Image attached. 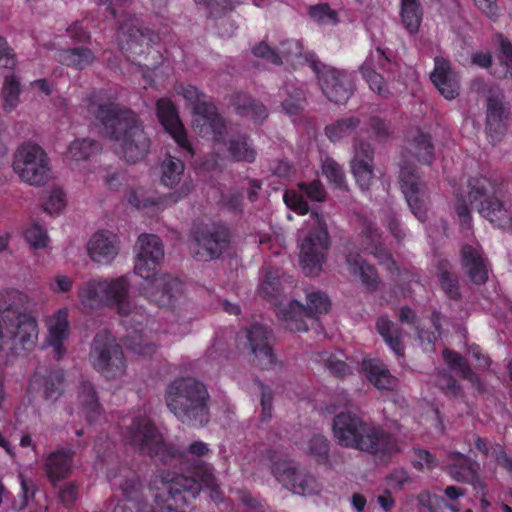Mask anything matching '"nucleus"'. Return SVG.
<instances>
[{"label": "nucleus", "instance_id": "nucleus-1", "mask_svg": "<svg viewBox=\"0 0 512 512\" xmlns=\"http://www.w3.org/2000/svg\"><path fill=\"white\" fill-rule=\"evenodd\" d=\"M189 475L165 472L156 476L149 490L153 494L157 505V512H186L183 507L190 499H194L201 490L207 489L213 501L220 500V492L215 482L211 468L200 461L193 460L187 468ZM125 481L118 480L116 475L108 474L107 478L112 486H118L125 496L113 508V512H127L136 508L137 512H150L146 504L136 502L139 489V480L134 473L123 475ZM156 512V511H153Z\"/></svg>", "mask_w": 512, "mask_h": 512}, {"label": "nucleus", "instance_id": "nucleus-2", "mask_svg": "<svg viewBox=\"0 0 512 512\" xmlns=\"http://www.w3.org/2000/svg\"><path fill=\"white\" fill-rule=\"evenodd\" d=\"M130 279L127 275L115 278L94 277L77 287V297L84 311L114 308L126 329L124 345L127 350L142 357H151L157 346L147 332L155 324L142 306L135 305L129 298Z\"/></svg>", "mask_w": 512, "mask_h": 512}, {"label": "nucleus", "instance_id": "nucleus-3", "mask_svg": "<svg viewBox=\"0 0 512 512\" xmlns=\"http://www.w3.org/2000/svg\"><path fill=\"white\" fill-rule=\"evenodd\" d=\"M86 102L89 114L102 124L105 135L114 141L118 156L129 163L146 158L151 141L133 111L114 103L103 91L93 92Z\"/></svg>", "mask_w": 512, "mask_h": 512}, {"label": "nucleus", "instance_id": "nucleus-4", "mask_svg": "<svg viewBox=\"0 0 512 512\" xmlns=\"http://www.w3.org/2000/svg\"><path fill=\"white\" fill-rule=\"evenodd\" d=\"M134 252V273L145 280L141 293L160 307H172L182 295V283L168 274L158 273L164 259L160 238L154 234H141Z\"/></svg>", "mask_w": 512, "mask_h": 512}, {"label": "nucleus", "instance_id": "nucleus-5", "mask_svg": "<svg viewBox=\"0 0 512 512\" xmlns=\"http://www.w3.org/2000/svg\"><path fill=\"white\" fill-rule=\"evenodd\" d=\"M332 432L340 446L368 452L383 463L401 451L397 438L351 412H341L334 417Z\"/></svg>", "mask_w": 512, "mask_h": 512}, {"label": "nucleus", "instance_id": "nucleus-6", "mask_svg": "<svg viewBox=\"0 0 512 512\" xmlns=\"http://www.w3.org/2000/svg\"><path fill=\"white\" fill-rule=\"evenodd\" d=\"M403 162L400 165L399 182L406 202L420 221L425 222L429 195L426 184L416 173L412 161L416 159L422 164H430L433 159V146L427 134L417 131L407 140L403 153Z\"/></svg>", "mask_w": 512, "mask_h": 512}, {"label": "nucleus", "instance_id": "nucleus-7", "mask_svg": "<svg viewBox=\"0 0 512 512\" xmlns=\"http://www.w3.org/2000/svg\"><path fill=\"white\" fill-rule=\"evenodd\" d=\"M208 392L194 378H177L167 388L166 403L169 410L182 423L202 426L208 422Z\"/></svg>", "mask_w": 512, "mask_h": 512}, {"label": "nucleus", "instance_id": "nucleus-8", "mask_svg": "<svg viewBox=\"0 0 512 512\" xmlns=\"http://www.w3.org/2000/svg\"><path fill=\"white\" fill-rule=\"evenodd\" d=\"M468 200L494 226L512 229V194L505 195L486 176L469 180Z\"/></svg>", "mask_w": 512, "mask_h": 512}, {"label": "nucleus", "instance_id": "nucleus-9", "mask_svg": "<svg viewBox=\"0 0 512 512\" xmlns=\"http://www.w3.org/2000/svg\"><path fill=\"white\" fill-rule=\"evenodd\" d=\"M124 441L142 454L158 457L161 462L177 465L182 454L175 448L166 445L162 435L145 415L135 417L124 434Z\"/></svg>", "mask_w": 512, "mask_h": 512}, {"label": "nucleus", "instance_id": "nucleus-10", "mask_svg": "<svg viewBox=\"0 0 512 512\" xmlns=\"http://www.w3.org/2000/svg\"><path fill=\"white\" fill-rule=\"evenodd\" d=\"M177 93L193 108V126L196 131L203 137H211L217 143L224 142L226 126L215 106L206 100V96L191 85H180Z\"/></svg>", "mask_w": 512, "mask_h": 512}, {"label": "nucleus", "instance_id": "nucleus-11", "mask_svg": "<svg viewBox=\"0 0 512 512\" xmlns=\"http://www.w3.org/2000/svg\"><path fill=\"white\" fill-rule=\"evenodd\" d=\"M312 228L299 242L300 265L306 275H316L326 259L330 246L326 222L321 214L312 212L307 221Z\"/></svg>", "mask_w": 512, "mask_h": 512}, {"label": "nucleus", "instance_id": "nucleus-12", "mask_svg": "<svg viewBox=\"0 0 512 512\" xmlns=\"http://www.w3.org/2000/svg\"><path fill=\"white\" fill-rule=\"evenodd\" d=\"M89 362L108 380L120 379L126 372L122 348L107 330L95 335L90 347Z\"/></svg>", "mask_w": 512, "mask_h": 512}, {"label": "nucleus", "instance_id": "nucleus-13", "mask_svg": "<svg viewBox=\"0 0 512 512\" xmlns=\"http://www.w3.org/2000/svg\"><path fill=\"white\" fill-rule=\"evenodd\" d=\"M13 169L30 185H44L50 178V160L44 149L32 142L21 144L14 155Z\"/></svg>", "mask_w": 512, "mask_h": 512}, {"label": "nucleus", "instance_id": "nucleus-14", "mask_svg": "<svg viewBox=\"0 0 512 512\" xmlns=\"http://www.w3.org/2000/svg\"><path fill=\"white\" fill-rule=\"evenodd\" d=\"M4 327L0 325V349L9 346L15 353L29 352L38 341V322L28 313H18L3 317Z\"/></svg>", "mask_w": 512, "mask_h": 512}, {"label": "nucleus", "instance_id": "nucleus-15", "mask_svg": "<svg viewBox=\"0 0 512 512\" xmlns=\"http://www.w3.org/2000/svg\"><path fill=\"white\" fill-rule=\"evenodd\" d=\"M331 303L328 297L320 291L307 293V307L295 300H290L287 305L280 304L278 314L291 331L303 332L308 329L306 318L315 317L317 314L327 313Z\"/></svg>", "mask_w": 512, "mask_h": 512}, {"label": "nucleus", "instance_id": "nucleus-16", "mask_svg": "<svg viewBox=\"0 0 512 512\" xmlns=\"http://www.w3.org/2000/svg\"><path fill=\"white\" fill-rule=\"evenodd\" d=\"M194 243L192 251L200 261H210L220 257L229 247L228 229L219 223L197 224L192 230Z\"/></svg>", "mask_w": 512, "mask_h": 512}, {"label": "nucleus", "instance_id": "nucleus-17", "mask_svg": "<svg viewBox=\"0 0 512 512\" xmlns=\"http://www.w3.org/2000/svg\"><path fill=\"white\" fill-rule=\"evenodd\" d=\"M253 54L273 65H286L296 69L307 64L313 70L318 71V60L315 54L305 53L301 43L297 40L281 42L277 51L271 49L266 43H260L253 48Z\"/></svg>", "mask_w": 512, "mask_h": 512}, {"label": "nucleus", "instance_id": "nucleus-18", "mask_svg": "<svg viewBox=\"0 0 512 512\" xmlns=\"http://www.w3.org/2000/svg\"><path fill=\"white\" fill-rule=\"evenodd\" d=\"M485 97V129L490 141L496 144L507 131L511 117L510 105L505 101L502 90L497 86H489L485 91Z\"/></svg>", "mask_w": 512, "mask_h": 512}, {"label": "nucleus", "instance_id": "nucleus-19", "mask_svg": "<svg viewBox=\"0 0 512 512\" xmlns=\"http://www.w3.org/2000/svg\"><path fill=\"white\" fill-rule=\"evenodd\" d=\"M319 85L323 94L337 104L345 103L353 93V74L345 70L323 66L318 61Z\"/></svg>", "mask_w": 512, "mask_h": 512}, {"label": "nucleus", "instance_id": "nucleus-20", "mask_svg": "<svg viewBox=\"0 0 512 512\" xmlns=\"http://www.w3.org/2000/svg\"><path fill=\"white\" fill-rule=\"evenodd\" d=\"M160 181L165 187L173 190L169 197L173 203L187 197L193 190V182L185 175L184 163L173 156H168L160 166Z\"/></svg>", "mask_w": 512, "mask_h": 512}, {"label": "nucleus", "instance_id": "nucleus-21", "mask_svg": "<svg viewBox=\"0 0 512 512\" xmlns=\"http://www.w3.org/2000/svg\"><path fill=\"white\" fill-rule=\"evenodd\" d=\"M156 113L165 131L175 140L186 155L192 156L194 154L192 145L187 138L184 126L171 100L167 98L159 99L156 103Z\"/></svg>", "mask_w": 512, "mask_h": 512}, {"label": "nucleus", "instance_id": "nucleus-22", "mask_svg": "<svg viewBox=\"0 0 512 512\" xmlns=\"http://www.w3.org/2000/svg\"><path fill=\"white\" fill-rule=\"evenodd\" d=\"M69 310L66 307L59 308L47 318V334L45 344L50 347L54 358H63L67 352L64 345L70 334Z\"/></svg>", "mask_w": 512, "mask_h": 512}, {"label": "nucleus", "instance_id": "nucleus-23", "mask_svg": "<svg viewBox=\"0 0 512 512\" xmlns=\"http://www.w3.org/2000/svg\"><path fill=\"white\" fill-rule=\"evenodd\" d=\"M250 352L254 355L256 365L263 369L271 368L276 358L269 343L271 332L262 324H254L245 332Z\"/></svg>", "mask_w": 512, "mask_h": 512}, {"label": "nucleus", "instance_id": "nucleus-24", "mask_svg": "<svg viewBox=\"0 0 512 512\" xmlns=\"http://www.w3.org/2000/svg\"><path fill=\"white\" fill-rule=\"evenodd\" d=\"M120 250L118 236L108 230L94 233L87 243L89 258L97 264L108 265L114 261Z\"/></svg>", "mask_w": 512, "mask_h": 512}, {"label": "nucleus", "instance_id": "nucleus-25", "mask_svg": "<svg viewBox=\"0 0 512 512\" xmlns=\"http://www.w3.org/2000/svg\"><path fill=\"white\" fill-rule=\"evenodd\" d=\"M388 62L389 59L385 56L384 51L378 47L370 51L360 67L362 77L367 82L369 88L383 98L389 97L391 92L382 75L377 72V69H382Z\"/></svg>", "mask_w": 512, "mask_h": 512}, {"label": "nucleus", "instance_id": "nucleus-26", "mask_svg": "<svg viewBox=\"0 0 512 512\" xmlns=\"http://www.w3.org/2000/svg\"><path fill=\"white\" fill-rule=\"evenodd\" d=\"M117 41L121 52L129 58V54L139 55L143 53L144 46L148 45L150 39L138 27V20L128 15L127 19L120 25Z\"/></svg>", "mask_w": 512, "mask_h": 512}, {"label": "nucleus", "instance_id": "nucleus-27", "mask_svg": "<svg viewBox=\"0 0 512 512\" xmlns=\"http://www.w3.org/2000/svg\"><path fill=\"white\" fill-rule=\"evenodd\" d=\"M351 170L359 187L367 190L374 178V149L369 143L355 145Z\"/></svg>", "mask_w": 512, "mask_h": 512}, {"label": "nucleus", "instance_id": "nucleus-28", "mask_svg": "<svg viewBox=\"0 0 512 512\" xmlns=\"http://www.w3.org/2000/svg\"><path fill=\"white\" fill-rule=\"evenodd\" d=\"M434 70L430 78L440 94L447 100L455 99L460 92V79L451 68L450 63L443 57H435Z\"/></svg>", "mask_w": 512, "mask_h": 512}, {"label": "nucleus", "instance_id": "nucleus-29", "mask_svg": "<svg viewBox=\"0 0 512 512\" xmlns=\"http://www.w3.org/2000/svg\"><path fill=\"white\" fill-rule=\"evenodd\" d=\"M299 190H287L283 199L287 207L301 215L308 213L309 207L306 198L313 201H323L325 191L322 184L318 180H314L309 184L301 182L298 184Z\"/></svg>", "mask_w": 512, "mask_h": 512}, {"label": "nucleus", "instance_id": "nucleus-30", "mask_svg": "<svg viewBox=\"0 0 512 512\" xmlns=\"http://www.w3.org/2000/svg\"><path fill=\"white\" fill-rule=\"evenodd\" d=\"M64 389V372L60 369L37 371L30 380L28 391L42 392L45 399L54 401L58 399Z\"/></svg>", "mask_w": 512, "mask_h": 512}, {"label": "nucleus", "instance_id": "nucleus-31", "mask_svg": "<svg viewBox=\"0 0 512 512\" xmlns=\"http://www.w3.org/2000/svg\"><path fill=\"white\" fill-rule=\"evenodd\" d=\"M76 413L86 418L90 423L96 421L101 413L94 385L86 379H82L77 390Z\"/></svg>", "mask_w": 512, "mask_h": 512}, {"label": "nucleus", "instance_id": "nucleus-32", "mask_svg": "<svg viewBox=\"0 0 512 512\" xmlns=\"http://www.w3.org/2000/svg\"><path fill=\"white\" fill-rule=\"evenodd\" d=\"M128 202L136 209L151 216L163 211L168 205L174 204L169 194L160 196L143 188L132 190L128 195Z\"/></svg>", "mask_w": 512, "mask_h": 512}, {"label": "nucleus", "instance_id": "nucleus-33", "mask_svg": "<svg viewBox=\"0 0 512 512\" xmlns=\"http://www.w3.org/2000/svg\"><path fill=\"white\" fill-rule=\"evenodd\" d=\"M361 235L362 245L365 251L373 254L379 260L380 264H386L389 270L395 268V262L390 252L383 247L381 236L378 234L377 229L371 221L366 219L362 221Z\"/></svg>", "mask_w": 512, "mask_h": 512}, {"label": "nucleus", "instance_id": "nucleus-34", "mask_svg": "<svg viewBox=\"0 0 512 512\" xmlns=\"http://www.w3.org/2000/svg\"><path fill=\"white\" fill-rule=\"evenodd\" d=\"M278 98L285 113L289 115L299 113L305 103L304 84L294 78H287L284 85L279 89Z\"/></svg>", "mask_w": 512, "mask_h": 512}, {"label": "nucleus", "instance_id": "nucleus-35", "mask_svg": "<svg viewBox=\"0 0 512 512\" xmlns=\"http://www.w3.org/2000/svg\"><path fill=\"white\" fill-rule=\"evenodd\" d=\"M462 265L465 268L470 280L475 284H482L487 280V265L478 245L463 246Z\"/></svg>", "mask_w": 512, "mask_h": 512}, {"label": "nucleus", "instance_id": "nucleus-36", "mask_svg": "<svg viewBox=\"0 0 512 512\" xmlns=\"http://www.w3.org/2000/svg\"><path fill=\"white\" fill-rule=\"evenodd\" d=\"M346 263L350 272L358 275L367 289L373 290L377 287L378 277L375 268L362 260L353 243L346 247Z\"/></svg>", "mask_w": 512, "mask_h": 512}, {"label": "nucleus", "instance_id": "nucleus-37", "mask_svg": "<svg viewBox=\"0 0 512 512\" xmlns=\"http://www.w3.org/2000/svg\"><path fill=\"white\" fill-rule=\"evenodd\" d=\"M73 452L71 450H56L46 458L44 468L47 477L55 485L58 481L68 477L72 468Z\"/></svg>", "mask_w": 512, "mask_h": 512}, {"label": "nucleus", "instance_id": "nucleus-38", "mask_svg": "<svg viewBox=\"0 0 512 512\" xmlns=\"http://www.w3.org/2000/svg\"><path fill=\"white\" fill-rule=\"evenodd\" d=\"M363 370L369 381L377 389L393 390L397 379L390 373L386 365L378 359H366L362 363Z\"/></svg>", "mask_w": 512, "mask_h": 512}, {"label": "nucleus", "instance_id": "nucleus-39", "mask_svg": "<svg viewBox=\"0 0 512 512\" xmlns=\"http://www.w3.org/2000/svg\"><path fill=\"white\" fill-rule=\"evenodd\" d=\"M271 472L277 482L290 491V486L300 483L298 476L300 468L293 465L292 462L281 459L276 453L271 456Z\"/></svg>", "mask_w": 512, "mask_h": 512}, {"label": "nucleus", "instance_id": "nucleus-40", "mask_svg": "<svg viewBox=\"0 0 512 512\" xmlns=\"http://www.w3.org/2000/svg\"><path fill=\"white\" fill-rule=\"evenodd\" d=\"M101 150V145L90 138H78L70 143L65 153V159L69 163L86 161Z\"/></svg>", "mask_w": 512, "mask_h": 512}, {"label": "nucleus", "instance_id": "nucleus-41", "mask_svg": "<svg viewBox=\"0 0 512 512\" xmlns=\"http://www.w3.org/2000/svg\"><path fill=\"white\" fill-rule=\"evenodd\" d=\"M451 464L449 466L450 476L459 482L473 483L476 485L477 464L471 462L462 454L450 455Z\"/></svg>", "mask_w": 512, "mask_h": 512}, {"label": "nucleus", "instance_id": "nucleus-42", "mask_svg": "<svg viewBox=\"0 0 512 512\" xmlns=\"http://www.w3.org/2000/svg\"><path fill=\"white\" fill-rule=\"evenodd\" d=\"M57 58L64 65L82 70L94 62L95 55L88 48L77 47L59 51Z\"/></svg>", "mask_w": 512, "mask_h": 512}, {"label": "nucleus", "instance_id": "nucleus-43", "mask_svg": "<svg viewBox=\"0 0 512 512\" xmlns=\"http://www.w3.org/2000/svg\"><path fill=\"white\" fill-rule=\"evenodd\" d=\"M227 147L230 157L233 160L253 162L256 158V150L245 135H230Z\"/></svg>", "mask_w": 512, "mask_h": 512}, {"label": "nucleus", "instance_id": "nucleus-44", "mask_svg": "<svg viewBox=\"0 0 512 512\" xmlns=\"http://www.w3.org/2000/svg\"><path fill=\"white\" fill-rule=\"evenodd\" d=\"M401 21L406 30L413 34L422 21V9L418 0H401Z\"/></svg>", "mask_w": 512, "mask_h": 512}, {"label": "nucleus", "instance_id": "nucleus-45", "mask_svg": "<svg viewBox=\"0 0 512 512\" xmlns=\"http://www.w3.org/2000/svg\"><path fill=\"white\" fill-rule=\"evenodd\" d=\"M377 330L387 345L398 356H403V346L400 341L401 333L397 325L386 317H380L377 321Z\"/></svg>", "mask_w": 512, "mask_h": 512}, {"label": "nucleus", "instance_id": "nucleus-46", "mask_svg": "<svg viewBox=\"0 0 512 512\" xmlns=\"http://www.w3.org/2000/svg\"><path fill=\"white\" fill-rule=\"evenodd\" d=\"M20 93V79L14 74L6 76L1 90V96L3 98L2 108L5 112L10 113L18 106Z\"/></svg>", "mask_w": 512, "mask_h": 512}, {"label": "nucleus", "instance_id": "nucleus-47", "mask_svg": "<svg viewBox=\"0 0 512 512\" xmlns=\"http://www.w3.org/2000/svg\"><path fill=\"white\" fill-rule=\"evenodd\" d=\"M359 124L360 120L357 117L350 116L347 118H342L327 125L325 128V133L332 142H337L349 137L359 126Z\"/></svg>", "mask_w": 512, "mask_h": 512}, {"label": "nucleus", "instance_id": "nucleus-48", "mask_svg": "<svg viewBox=\"0 0 512 512\" xmlns=\"http://www.w3.org/2000/svg\"><path fill=\"white\" fill-rule=\"evenodd\" d=\"M27 303V296L15 289L0 292V311L10 317L22 313L20 310Z\"/></svg>", "mask_w": 512, "mask_h": 512}, {"label": "nucleus", "instance_id": "nucleus-49", "mask_svg": "<svg viewBox=\"0 0 512 512\" xmlns=\"http://www.w3.org/2000/svg\"><path fill=\"white\" fill-rule=\"evenodd\" d=\"M442 355L450 368L457 372L462 378L470 381L475 386L480 385L478 376L470 369L463 357L449 349H444Z\"/></svg>", "mask_w": 512, "mask_h": 512}, {"label": "nucleus", "instance_id": "nucleus-50", "mask_svg": "<svg viewBox=\"0 0 512 512\" xmlns=\"http://www.w3.org/2000/svg\"><path fill=\"white\" fill-rule=\"evenodd\" d=\"M238 114L242 116H251L255 122H262L267 117V110L262 103L252 100L243 95L238 97L236 103Z\"/></svg>", "mask_w": 512, "mask_h": 512}, {"label": "nucleus", "instance_id": "nucleus-51", "mask_svg": "<svg viewBox=\"0 0 512 512\" xmlns=\"http://www.w3.org/2000/svg\"><path fill=\"white\" fill-rule=\"evenodd\" d=\"M282 290L280 279L271 270H267L263 281L261 282L258 292L264 298L273 301L278 309L280 304L287 305V303L277 302V298Z\"/></svg>", "mask_w": 512, "mask_h": 512}, {"label": "nucleus", "instance_id": "nucleus-52", "mask_svg": "<svg viewBox=\"0 0 512 512\" xmlns=\"http://www.w3.org/2000/svg\"><path fill=\"white\" fill-rule=\"evenodd\" d=\"M298 478L300 483L290 486V491L293 494L311 496L321 491V484L318 482V480L304 469L300 468V475Z\"/></svg>", "mask_w": 512, "mask_h": 512}, {"label": "nucleus", "instance_id": "nucleus-53", "mask_svg": "<svg viewBox=\"0 0 512 512\" xmlns=\"http://www.w3.org/2000/svg\"><path fill=\"white\" fill-rule=\"evenodd\" d=\"M501 70L494 71L497 77L512 76V44L503 35H498Z\"/></svg>", "mask_w": 512, "mask_h": 512}, {"label": "nucleus", "instance_id": "nucleus-54", "mask_svg": "<svg viewBox=\"0 0 512 512\" xmlns=\"http://www.w3.org/2000/svg\"><path fill=\"white\" fill-rule=\"evenodd\" d=\"M305 450L309 455L314 457L318 463H327L329 442L323 435H313L309 439Z\"/></svg>", "mask_w": 512, "mask_h": 512}, {"label": "nucleus", "instance_id": "nucleus-55", "mask_svg": "<svg viewBox=\"0 0 512 512\" xmlns=\"http://www.w3.org/2000/svg\"><path fill=\"white\" fill-rule=\"evenodd\" d=\"M19 481L21 485L20 499L15 500L13 503V509L15 511H21L26 507L30 506V503L34 500L35 493L37 491L35 483L26 479L23 474H19Z\"/></svg>", "mask_w": 512, "mask_h": 512}, {"label": "nucleus", "instance_id": "nucleus-56", "mask_svg": "<svg viewBox=\"0 0 512 512\" xmlns=\"http://www.w3.org/2000/svg\"><path fill=\"white\" fill-rule=\"evenodd\" d=\"M322 172L335 186H344L345 176L343 169L334 159L325 157L322 160Z\"/></svg>", "mask_w": 512, "mask_h": 512}, {"label": "nucleus", "instance_id": "nucleus-57", "mask_svg": "<svg viewBox=\"0 0 512 512\" xmlns=\"http://www.w3.org/2000/svg\"><path fill=\"white\" fill-rule=\"evenodd\" d=\"M26 241L35 249L45 248L49 242L46 230L39 224H31L24 233Z\"/></svg>", "mask_w": 512, "mask_h": 512}, {"label": "nucleus", "instance_id": "nucleus-58", "mask_svg": "<svg viewBox=\"0 0 512 512\" xmlns=\"http://www.w3.org/2000/svg\"><path fill=\"white\" fill-rule=\"evenodd\" d=\"M74 278L64 273H56L48 281V288L54 294H66L72 291Z\"/></svg>", "mask_w": 512, "mask_h": 512}, {"label": "nucleus", "instance_id": "nucleus-59", "mask_svg": "<svg viewBox=\"0 0 512 512\" xmlns=\"http://www.w3.org/2000/svg\"><path fill=\"white\" fill-rule=\"evenodd\" d=\"M310 17L320 24H336L337 14L327 4H317L309 8Z\"/></svg>", "mask_w": 512, "mask_h": 512}, {"label": "nucleus", "instance_id": "nucleus-60", "mask_svg": "<svg viewBox=\"0 0 512 512\" xmlns=\"http://www.w3.org/2000/svg\"><path fill=\"white\" fill-rule=\"evenodd\" d=\"M66 206V196L62 189L54 188L51 190L45 204L44 209L49 214H59Z\"/></svg>", "mask_w": 512, "mask_h": 512}, {"label": "nucleus", "instance_id": "nucleus-61", "mask_svg": "<svg viewBox=\"0 0 512 512\" xmlns=\"http://www.w3.org/2000/svg\"><path fill=\"white\" fill-rule=\"evenodd\" d=\"M342 357V353H340V357L328 355L327 353L321 356L326 368L336 376H344L350 372L349 366L342 360Z\"/></svg>", "mask_w": 512, "mask_h": 512}, {"label": "nucleus", "instance_id": "nucleus-62", "mask_svg": "<svg viewBox=\"0 0 512 512\" xmlns=\"http://www.w3.org/2000/svg\"><path fill=\"white\" fill-rule=\"evenodd\" d=\"M17 60L13 49L8 45L6 39L0 36V69H14Z\"/></svg>", "mask_w": 512, "mask_h": 512}, {"label": "nucleus", "instance_id": "nucleus-63", "mask_svg": "<svg viewBox=\"0 0 512 512\" xmlns=\"http://www.w3.org/2000/svg\"><path fill=\"white\" fill-rule=\"evenodd\" d=\"M456 196V205L455 210L458 216L459 222L464 229L471 228V213L467 205V199L460 195L459 193L455 194Z\"/></svg>", "mask_w": 512, "mask_h": 512}, {"label": "nucleus", "instance_id": "nucleus-64", "mask_svg": "<svg viewBox=\"0 0 512 512\" xmlns=\"http://www.w3.org/2000/svg\"><path fill=\"white\" fill-rule=\"evenodd\" d=\"M440 502H444V499L428 492H423L418 496L420 512H437Z\"/></svg>", "mask_w": 512, "mask_h": 512}]
</instances>
